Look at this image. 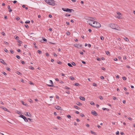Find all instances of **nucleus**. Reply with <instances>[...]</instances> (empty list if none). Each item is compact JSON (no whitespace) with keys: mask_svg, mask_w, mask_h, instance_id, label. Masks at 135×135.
I'll list each match as a JSON object with an SVG mask.
<instances>
[{"mask_svg":"<svg viewBox=\"0 0 135 135\" xmlns=\"http://www.w3.org/2000/svg\"><path fill=\"white\" fill-rule=\"evenodd\" d=\"M122 78H123V79L124 80H126V77H123Z\"/></svg>","mask_w":135,"mask_h":135,"instance_id":"nucleus-40","label":"nucleus"},{"mask_svg":"<svg viewBox=\"0 0 135 135\" xmlns=\"http://www.w3.org/2000/svg\"><path fill=\"white\" fill-rule=\"evenodd\" d=\"M120 134L122 135H123L124 134V133L123 132H121L120 133Z\"/></svg>","mask_w":135,"mask_h":135,"instance_id":"nucleus-63","label":"nucleus"},{"mask_svg":"<svg viewBox=\"0 0 135 135\" xmlns=\"http://www.w3.org/2000/svg\"><path fill=\"white\" fill-rule=\"evenodd\" d=\"M57 63L58 64H61V61H59L57 62Z\"/></svg>","mask_w":135,"mask_h":135,"instance_id":"nucleus-51","label":"nucleus"},{"mask_svg":"<svg viewBox=\"0 0 135 135\" xmlns=\"http://www.w3.org/2000/svg\"><path fill=\"white\" fill-rule=\"evenodd\" d=\"M103 70H105V68L104 67H102L101 68Z\"/></svg>","mask_w":135,"mask_h":135,"instance_id":"nucleus-53","label":"nucleus"},{"mask_svg":"<svg viewBox=\"0 0 135 135\" xmlns=\"http://www.w3.org/2000/svg\"><path fill=\"white\" fill-rule=\"evenodd\" d=\"M91 113L93 115L95 116H97L98 115V114L97 112L94 110H92L91 111Z\"/></svg>","mask_w":135,"mask_h":135,"instance_id":"nucleus-8","label":"nucleus"},{"mask_svg":"<svg viewBox=\"0 0 135 135\" xmlns=\"http://www.w3.org/2000/svg\"><path fill=\"white\" fill-rule=\"evenodd\" d=\"M24 114H25V115H26L28 117H31V115L30 113H28L26 112H25Z\"/></svg>","mask_w":135,"mask_h":135,"instance_id":"nucleus-9","label":"nucleus"},{"mask_svg":"<svg viewBox=\"0 0 135 135\" xmlns=\"http://www.w3.org/2000/svg\"><path fill=\"white\" fill-rule=\"evenodd\" d=\"M109 26L112 28L115 29L117 30H121L120 28L116 24L111 23L109 24Z\"/></svg>","mask_w":135,"mask_h":135,"instance_id":"nucleus-1","label":"nucleus"},{"mask_svg":"<svg viewBox=\"0 0 135 135\" xmlns=\"http://www.w3.org/2000/svg\"><path fill=\"white\" fill-rule=\"evenodd\" d=\"M124 39L127 42H129V40L127 37H126L125 38H124Z\"/></svg>","mask_w":135,"mask_h":135,"instance_id":"nucleus-13","label":"nucleus"},{"mask_svg":"<svg viewBox=\"0 0 135 135\" xmlns=\"http://www.w3.org/2000/svg\"><path fill=\"white\" fill-rule=\"evenodd\" d=\"M55 108L57 110H61V108L58 106H56L55 107Z\"/></svg>","mask_w":135,"mask_h":135,"instance_id":"nucleus-11","label":"nucleus"},{"mask_svg":"<svg viewBox=\"0 0 135 135\" xmlns=\"http://www.w3.org/2000/svg\"><path fill=\"white\" fill-rule=\"evenodd\" d=\"M90 132H91V133L92 134H95V133L92 131H90Z\"/></svg>","mask_w":135,"mask_h":135,"instance_id":"nucleus-26","label":"nucleus"},{"mask_svg":"<svg viewBox=\"0 0 135 135\" xmlns=\"http://www.w3.org/2000/svg\"><path fill=\"white\" fill-rule=\"evenodd\" d=\"M80 116L82 117H83L84 116V114H81L80 115Z\"/></svg>","mask_w":135,"mask_h":135,"instance_id":"nucleus-60","label":"nucleus"},{"mask_svg":"<svg viewBox=\"0 0 135 135\" xmlns=\"http://www.w3.org/2000/svg\"><path fill=\"white\" fill-rule=\"evenodd\" d=\"M18 42L20 44H21L22 43V42L20 40H18Z\"/></svg>","mask_w":135,"mask_h":135,"instance_id":"nucleus-48","label":"nucleus"},{"mask_svg":"<svg viewBox=\"0 0 135 135\" xmlns=\"http://www.w3.org/2000/svg\"><path fill=\"white\" fill-rule=\"evenodd\" d=\"M8 8L9 9V12L12 11V9L10 8V7L9 6H8Z\"/></svg>","mask_w":135,"mask_h":135,"instance_id":"nucleus-15","label":"nucleus"},{"mask_svg":"<svg viewBox=\"0 0 135 135\" xmlns=\"http://www.w3.org/2000/svg\"><path fill=\"white\" fill-rule=\"evenodd\" d=\"M90 104L92 105H94V103L93 102H91L90 103Z\"/></svg>","mask_w":135,"mask_h":135,"instance_id":"nucleus-27","label":"nucleus"},{"mask_svg":"<svg viewBox=\"0 0 135 135\" xmlns=\"http://www.w3.org/2000/svg\"><path fill=\"white\" fill-rule=\"evenodd\" d=\"M71 64L73 65H74V66H75L76 65L75 64V63L74 62H72V63H71Z\"/></svg>","mask_w":135,"mask_h":135,"instance_id":"nucleus-28","label":"nucleus"},{"mask_svg":"<svg viewBox=\"0 0 135 135\" xmlns=\"http://www.w3.org/2000/svg\"><path fill=\"white\" fill-rule=\"evenodd\" d=\"M2 74L4 75L5 76L7 75L6 73L4 72H3L2 73Z\"/></svg>","mask_w":135,"mask_h":135,"instance_id":"nucleus-36","label":"nucleus"},{"mask_svg":"<svg viewBox=\"0 0 135 135\" xmlns=\"http://www.w3.org/2000/svg\"><path fill=\"white\" fill-rule=\"evenodd\" d=\"M67 117L68 118H70L71 117V115H68L67 116Z\"/></svg>","mask_w":135,"mask_h":135,"instance_id":"nucleus-24","label":"nucleus"},{"mask_svg":"<svg viewBox=\"0 0 135 135\" xmlns=\"http://www.w3.org/2000/svg\"><path fill=\"white\" fill-rule=\"evenodd\" d=\"M16 56V57L18 59H20V57L18 55H17Z\"/></svg>","mask_w":135,"mask_h":135,"instance_id":"nucleus-25","label":"nucleus"},{"mask_svg":"<svg viewBox=\"0 0 135 135\" xmlns=\"http://www.w3.org/2000/svg\"><path fill=\"white\" fill-rule=\"evenodd\" d=\"M100 78L102 79H104V77L103 76H101L100 77Z\"/></svg>","mask_w":135,"mask_h":135,"instance_id":"nucleus-37","label":"nucleus"},{"mask_svg":"<svg viewBox=\"0 0 135 135\" xmlns=\"http://www.w3.org/2000/svg\"><path fill=\"white\" fill-rule=\"evenodd\" d=\"M46 56H49V54L48 53H46Z\"/></svg>","mask_w":135,"mask_h":135,"instance_id":"nucleus-64","label":"nucleus"},{"mask_svg":"<svg viewBox=\"0 0 135 135\" xmlns=\"http://www.w3.org/2000/svg\"><path fill=\"white\" fill-rule=\"evenodd\" d=\"M88 20H90V21L93 20H95V19H94L93 18L90 17H89L88 18Z\"/></svg>","mask_w":135,"mask_h":135,"instance_id":"nucleus-16","label":"nucleus"},{"mask_svg":"<svg viewBox=\"0 0 135 135\" xmlns=\"http://www.w3.org/2000/svg\"><path fill=\"white\" fill-rule=\"evenodd\" d=\"M16 20H20V18L19 17H18L16 18Z\"/></svg>","mask_w":135,"mask_h":135,"instance_id":"nucleus-54","label":"nucleus"},{"mask_svg":"<svg viewBox=\"0 0 135 135\" xmlns=\"http://www.w3.org/2000/svg\"><path fill=\"white\" fill-rule=\"evenodd\" d=\"M80 99L83 100H85V98L84 97L81 96L80 97Z\"/></svg>","mask_w":135,"mask_h":135,"instance_id":"nucleus-14","label":"nucleus"},{"mask_svg":"<svg viewBox=\"0 0 135 135\" xmlns=\"http://www.w3.org/2000/svg\"><path fill=\"white\" fill-rule=\"evenodd\" d=\"M74 46L78 48H80V47H81L82 46L81 45H80L79 44H75L74 45Z\"/></svg>","mask_w":135,"mask_h":135,"instance_id":"nucleus-7","label":"nucleus"},{"mask_svg":"<svg viewBox=\"0 0 135 135\" xmlns=\"http://www.w3.org/2000/svg\"><path fill=\"white\" fill-rule=\"evenodd\" d=\"M74 85L76 86H77L79 85V83H76Z\"/></svg>","mask_w":135,"mask_h":135,"instance_id":"nucleus-33","label":"nucleus"},{"mask_svg":"<svg viewBox=\"0 0 135 135\" xmlns=\"http://www.w3.org/2000/svg\"><path fill=\"white\" fill-rule=\"evenodd\" d=\"M75 112L77 114H79L80 113L78 111H75Z\"/></svg>","mask_w":135,"mask_h":135,"instance_id":"nucleus-41","label":"nucleus"},{"mask_svg":"<svg viewBox=\"0 0 135 135\" xmlns=\"http://www.w3.org/2000/svg\"><path fill=\"white\" fill-rule=\"evenodd\" d=\"M100 37L101 40H104V38L103 36H101Z\"/></svg>","mask_w":135,"mask_h":135,"instance_id":"nucleus-31","label":"nucleus"},{"mask_svg":"<svg viewBox=\"0 0 135 135\" xmlns=\"http://www.w3.org/2000/svg\"><path fill=\"white\" fill-rule=\"evenodd\" d=\"M19 117H20L21 118H23L24 121H25V122H28V119H27L25 116H24V115H20Z\"/></svg>","mask_w":135,"mask_h":135,"instance_id":"nucleus-5","label":"nucleus"},{"mask_svg":"<svg viewBox=\"0 0 135 135\" xmlns=\"http://www.w3.org/2000/svg\"><path fill=\"white\" fill-rule=\"evenodd\" d=\"M2 34L3 36H4L5 35V33L4 32H2Z\"/></svg>","mask_w":135,"mask_h":135,"instance_id":"nucleus-56","label":"nucleus"},{"mask_svg":"<svg viewBox=\"0 0 135 135\" xmlns=\"http://www.w3.org/2000/svg\"><path fill=\"white\" fill-rule=\"evenodd\" d=\"M49 4L54 6L55 4V1L54 0H44Z\"/></svg>","mask_w":135,"mask_h":135,"instance_id":"nucleus-2","label":"nucleus"},{"mask_svg":"<svg viewBox=\"0 0 135 135\" xmlns=\"http://www.w3.org/2000/svg\"><path fill=\"white\" fill-rule=\"evenodd\" d=\"M99 99L101 100H102L103 99L102 97L101 96H99Z\"/></svg>","mask_w":135,"mask_h":135,"instance_id":"nucleus-39","label":"nucleus"},{"mask_svg":"<svg viewBox=\"0 0 135 135\" xmlns=\"http://www.w3.org/2000/svg\"><path fill=\"white\" fill-rule=\"evenodd\" d=\"M76 104L79 106H81L82 105V104L80 102H78Z\"/></svg>","mask_w":135,"mask_h":135,"instance_id":"nucleus-18","label":"nucleus"},{"mask_svg":"<svg viewBox=\"0 0 135 135\" xmlns=\"http://www.w3.org/2000/svg\"><path fill=\"white\" fill-rule=\"evenodd\" d=\"M88 46L89 47H91V45L90 44H88Z\"/></svg>","mask_w":135,"mask_h":135,"instance_id":"nucleus-50","label":"nucleus"},{"mask_svg":"<svg viewBox=\"0 0 135 135\" xmlns=\"http://www.w3.org/2000/svg\"><path fill=\"white\" fill-rule=\"evenodd\" d=\"M106 53L108 55H110V53L109 51H106Z\"/></svg>","mask_w":135,"mask_h":135,"instance_id":"nucleus-19","label":"nucleus"},{"mask_svg":"<svg viewBox=\"0 0 135 135\" xmlns=\"http://www.w3.org/2000/svg\"><path fill=\"white\" fill-rule=\"evenodd\" d=\"M93 85L94 86H97V84L95 83H93Z\"/></svg>","mask_w":135,"mask_h":135,"instance_id":"nucleus-55","label":"nucleus"},{"mask_svg":"<svg viewBox=\"0 0 135 135\" xmlns=\"http://www.w3.org/2000/svg\"><path fill=\"white\" fill-rule=\"evenodd\" d=\"M119 131H117L116 132V135H118L119 134Z\"/></svg>","mask_w":135,"mask_h":135,"instance_id":"nucleus-43","label":"nucleus"},{"mask_svg":"<svg viewBox=\"0 0 135 135\" xmlns=\"http://www.w3.org/2000/svg\"><path fill=\"white\" fill-rule=\"evenodd\" d=\"M4 51H5L6 52H8V50H7L6 49H4Z\"/></svg>","mask_w":135,"mask_h":135,"instance_id":"nucleus-59","label":"nucleus"},{"mask_svg":"<svg viewBox=\"0 0 135 135\" xmlns=\"http://www.w3.org/2000/svg\"><path fill=\"white\" fill-rule=\"evenodd\" d=\"M65 88L66 89H70L69 87H68L67 86H65Z\"/></svg>","mask_w":135,"mask_h":135,"instance_id":"nucleus-46","label":"nucleus"},{"mask_svg":"<svg viewBox=\"0 0 135 135\" xmlns=\"http://www.w3.org/2000/svg\"><path fill=\"white\" fill-rule=\"evenodd\" d=\"M116 17L117 18H118L119 19L120 18V16L118 15V16H116Z\"/></svg>","mask_w":135,"mask_h":135,"instance_id":"nucleus-58","label":"nucleus"},{"mask_svg":"<svg viewBox=\"0 0 135 135\" xmlns=\"http://www.w3.org/2000/svg\"><path fill=\"white\" fill-rule=\"evenodd\" d=\"M70 16V15H69L68 14H66L65 15V16Z\"/></svg>","mask_w":135,"mask_h":135,"instance_id":"nucleus-32","label":"nucleus"},{"mask_svg":"<svg viewBox=\"0 0 135 135\" xmlns=\"http://www.w3.org/2000/svg\"><path fill=\"white\" fill-rule=\"evenodd\" d=\"M10 52L12 54H13L14 52L12 50H10Z\"/></svg>","mask_w":135,"mask_h":135,"instance_id":"nucleus-57","label":"nucleus"},{"mask_svg":"<svg viewBox=\"0 0 135 135\" xmlns=\"http://www.w3.org/2000/svg\"><path fill=\"white\" fill-rule=\"evenodd\" d=\"M57 118L59 119H61V118L59 116L57 117Z\"/></svg>","mask_w":135,"mask_h":135,"instance_id":"nucleus-34","label":"nucleus"},{"mask_svg":"<svg viewBox=\"0 0 135 135\" xmlns=\"http://www.w3.org/2000/svg\"><path fill=\"white\" fill-rule=\"evenodd\" d=\"M17 51L19 52H21V51L20 49H18L17 50Z\"/></svg>","mask_w":135,"mask_h":135,"instance_id":"nucleus-62","label":"nucleus"},{"mask_svg":"<svg viewBox=\"0 0 135 135\" xmlns=\"http://www.w3.org/2000/svg\"><path fill=\"white\" fill-rule=\"evenodd\" d=\"M74 107L77 109H79V108L77 106L75 105L74 106Z\"/></svg>","mask_w":135,"mask_h":135,"instance_id":"nucleus-21","label":"nucleus"},{"mask_svg":"<svg viewBox=\"0 0 135 135\" xmlns=\"http://www.w3.org/2000/svg\"><path fill=\"white\" fill-rule=\"evenodd\" d=\"M0 62L2 63L3 64L5 65L6 64L5 62H4V61L2 59H0Z\"/></svg>","mask_w":135,"mask_h":135,"instance_id":"nucleus-10","label":"nucleus"},{"mask_svg":"<svg viewBox=\"0 0 135 135\" xmlns=\"http://www.w3.org/2000/svg\"><path fill=\"white\" fill-rule=\"evenodd\" d=\"M113 99L114 100H115L116 99H117V98H116V97H113Z\"/></svg>","mask_w":135,"mask_h":135,"instance_id":"nucleus-47","label":"nucleus"},{"mask_svg":"<svg viewBox=\"0 0 135 135\" xmlns=\"http://www.w3.org/2000/svg\"><path fill=\"white\" fill-rule=\"evenodd\" d=\"M6 69L7 70H8V71H10V69L9 68H8V67H7V68H6Z\"/></svg>","mask_w":135,"mask_h":135,"instance_id":"nucleus-35","label":"nucleus"},{"mask_svg":"<svg viewBox=\"0 0 135 135\" xmlns=\"http://www.w3.org/2000/svg\"><path fill=\"white\" fill-rule=\"evenodd\" d=\"M93 23H94L93 25V27L97 28H99L101 27L100 24L97 22L94 21Z\"/></svg>","mask_w":135,"mask_h":135,"instance_id":"nucleus-3","label":"nucleus"},{"mask_svg":"<svg viewBox=\"0 0 135 135\" xmlns=\"http://www.w3.org/2000/svg\"><path fill=\"white\" fill-rule=\"evenodd\" d=\"M94 22V21L93 20H88L87 22L88 24L91 26H93V23H93Z\"/></svg>","mask_w":135,"mask_h":135,"instance_id":"nucleus-6","label":"nucleus"},{"mask_svg":"<svg viewBox=\"0 0 135 135\" xmlns=\"http://www.w3.org/2000/svg\"><path fill=\"white\" fill-rule=\"evenodd\" d=\"M62 9L64 11L68 12H71L72 11H74L73 9H70L68 8H62Z\"/></svg>","mask_w":135,"mask_h":135,"instance_id":"nucleus-4","label":"nucleus"},{"mask_svg":"<svg viewBox=\"0 0 135 135\" xmlns=\"http://www.w3.org/2000/svg\"><path fill=\"white\" fill-rule=\"evenodd\" d=\"M4 43L5 44H6V45H8V42H6V41H4Z\"/></svg>","mask_w":135,"mask_h":135,"instance_id":"nucleus-61","label":"nucleus"},{"mask_svg":"<svg viewBox=\"0 0 135 135\" xmlns=\"http://www.w3.org/2000/svg\"><path fill=\"white\" fill-rule=\"evenodd\" d=\"M66 33H67V34L68 35H70V32H69V31H67L66 32Z\"/></svg>","mask_w":135,"mask_h":135,"instance_id":"nucleus-30","label":"nucleus"},{"mask_svg":"<svg viewBox=\"0 0 135 135\" xmlns=\"http://www.w3.org/2000/svg\"><path fill=\"white\" fill-rule=\"evenodd\" d=\"M25 26L27 28H28V26L27 25H25Z\"/></svg>","mask_w":135,"mask_h":135,"instance_id":"nucleus-44","label":"nucleus"},{"mask_svg":"<svg viewBox=\"0 0 135 135\" xmlns=\"http://www.w3.org/2000/svg\"><path fill=\"white\" fill-rule=\"evenodd\" d=\"M30 69H32V70H33L34 69V68L32 66H31L30 68Z\"/></svg>","mask_w":135,"mask_h":135,"instance_id":"nucleus-38","label":"nucleus"},{"mask_svg":"<svg viewBox=\"0 0 135 135\" xmlns=\"http://www.w3.org/2000/svg\"><path fill=\"white\" fill-rule=\"evenodd\" d=\"M2 108H3V109L4 110H5V111H7L8 112V110L6 108H4V107H2Z\"/></svg>","mask_w":135,"mask_h":135,"instance_id":"nucleus-17","label":"nucleus"},{"mask_svg":"<svg viewBox=\"0 0 135 135\" xmlns=\"http://www.w3.org/2000/svg\"><path fill=\"white\" fill-rule=\"evenodd\" d=\"M56 98L57 99H59V97L58 95H56Z\"/></svg>","mask_w":135,"mask_h":135,"instance_id":"nucleus-49","label":"nucleus"},{"mask_svg":"<svg viewBox=\"0 0 135 135\" xmlns=\"http://www.w3.org/2000/svg\"><path fill=\"white\" fill-rule=\"evenodd\" d=\"M42 52V51L40 50H38L37 51V52L39 54H40Z\"/></svg>","mask_w":135,"mask_h":135,"instance_id":"nucleus-29","label":"nucleus"},{"mask_svg":"<svg viewBox=\"0 0 135 135\" xmlns=\"http://www.w3.org/2000/svg\"><path fill=\"white\" fill-rule=\"evenodd\" d=\"M29 101L30 102H31V103H32L33 102L32 100L31 99H30L29 100Z\"/></svg>","mask_w":135,"mask_h":135,"instance_id":"nucleus-45","label":"nucleus"},{"mask_svg":"<svg viewBox=\"0 0 135 135\" xmlns=\"http://www.w3.org/2000/svg\"><path fill=\"white\" fill-rule=\"evenodd\" d=\"M50 84H53V83L52 80H50Z\"/></svg>","mask_w":135,"mask_h":135,"instance_id":"nucleus-42","label":"nucleus"},{"mask_svg":"<svg viewBox=\"0 0 135 135\" xmlns=\"http://www.w3.org/2000/svg\"><path fill=\"white\" fill-rule=\"evenodd\" d=\"M21 63L22 64H24L25 63V61H22Z\"/></svg>","mask_w":135,"mask_h":135,"instance_id":"nucleus-52","label":"nucleus"},{"mask_svg":"<svg viewBox=\"0 0 135 135\" xmlns=\"http://www.w3.org/2000/svg\"><path fill=\"white\" fill-rule=\"evenodd\" d=\"M21 102L22 103L23 105H26V106H27V104L25 102H24L23 101H21Z\"/></svg>","mask_w":135,"mask_h":135,"instance_id":"nucleus-12","label":"nucleus"},{"mask_svg":"<svg viewBox=\"0 0 135 135\" xmlns=\"http://www.w3.org/2000/svg\"><path fill=\"white\" fill-rule=\"evenodd\" d=\"M70 79L72 80H73L74 79V78L73 76H70Z\"/></svg>","mask_w":135,"mask_h":135,"instance_id":"nucleus-23","label":"nucleus"},{"mask_svg":"<svg viewBox=\"0 0 135 135\" xmlns=\"http://www.w3.org/2000/svg\"><path fill=\"white\" fill-rule=\"evenodd\" d=\"M68 66L70 67H72L73 66L70 63H68Z\"/></svg>","mask_w":135,"mask_h":135,"instance_id":"nucleus-22","label":"nucleus"},{"mask_svg":"<svg viewBox=\"0 0 135 135\" xmlns=\"http://www.w3.org/2000/svg\"><path fill=\"white\" fill-rule=\"evenodd\" d=\"M25 22L26 23H30V21L29 20H27L25 21Z\"/></svg>","mask_w":135,"mask_h":135,"instance_id":"nucleus-20","label":"nucleus"}]
</instances>
